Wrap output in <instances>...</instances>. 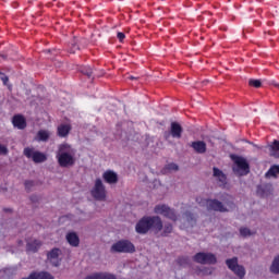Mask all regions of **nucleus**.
<instances>
[{
  "label": "nucleus",
  "instance_id": "f257e3e1",
  "mask_svg": "<svg viewBox=\"0 0 279 279\" xmlns=\"http://www.w3.org/2000/svg\"><path fill=\"white\" fill-rule=\"evenodd\" d=\"M149 230H155L156 234L162 232V219L160 216H144L137 221L135 226L137 234H147Z\"/></svg>",
  "mask_w": 279,
  "mask_h": 279
},
{
  "label": "nucleus",
  "instance_id": "f03ea898",
  "mask_svg": "<svg viewBox=\"0 0 279 279\" xmlns=\"http://www.w3.org/2000/svg\"><path fill=\"white\" fill-rule=\"evenodd\" d=\"M70 149L71 146L69 144L59 145L56 158L59 167L62 169H69V167L75 166V155Z\"/></svg>",
  "mask_w": 279,
  "mask_h": 279
},
{
  "label": "nucleus",
  "instance_id": "7ed1b4c3",
  "mask_svg": "<svg viewBox=\"0 0 279 279\" xmlns=\"http://www.w3.org/2000/svg\"><path fill=\"white\" fill-rule=\"evenodd\" d=\"M110 252L112 254H134L136 246L129 240H120L111 245Z\"/></svg>",
  "mask_w": 279,
  "mask_h": 279
},
{
  "label": "nucleus",
  "instance_id": "20e7f679",
  "mask_svg": "<svg viewBox=\"0 0 279 279\" xmlns=\"http://www.w3.org/2000/svg\"><path fill=\"white\" fill-rule=\"evenodd\" d=\"M231 160L236 167H233V172L236 175H247L250 173V163L247 159L238 155H232Z\"/></svg>",
  "mask_w": 279,
  "mask_h": 279
},
{
  "label": "nucleus",
  "instance_id": "39448f33",
  "mask_svg": "<svg viewBox=\"0 0 279 279\" xmlns=\"http://www.w3.org/2000/svg\"><path fill=\"white\" fill-rule=\"evenodd\" d=\"M92 197L97 202H106V185H104V181L101 179H96L94 187L90 191Z\"/></svg>",
  "mask_w": 279,
  "mask_h": 279
},
{
  "label": "nucleus",
  "instance_id": "423d86ee",
  "mask_svg": "<svg viewBox=\"0 0 279 279\" xmlns=\"http://www.w3.org/2000/svg\"><path fill=\"white\" fill-rule=\"evenodd\" d=\"M155 215H162L166 219H170V221H178V214L175 209H171L168 205L160 204L156 205L154 208Z\"/></svg>",
  "mask_w": 279,
  "mask_h": 279
},
{
  "label": "nucleus",
  "instance_id": "0eeeda50",
  "mask_svg": "<svg viewBox=\"0 0 279 279\" xmlns=\"http://www.w3.org/2000/svg\"><path fill=\"white\" fill-rule=\"evenodd\" d=\"M228 269L238 276L240 279L245 278V267L239 265V258L233 257L226 260Z\"/></svg>",
  "mask_w": 279,
  "mask_h": 279
},
{
  "label": "nucleus",
  "instance_id": "6e6552de",
  "mask_svg": "<svg viewBox=\"0 0 279 279\" xmlns=\"http://www.w3.org/2000/svg\"><path fill=\"white\" fill-rule=\"evenodd\" d=\"M193 260L199 265H216L217 256L213 253L199 252L194 255Z\"/></svg>",
  "mask_w": 279,
  "mask_h": 279
},
{
  "label": "nucleus",
  "instance_id": "1a4fd4ad",
  "mask_svg": "<svg viewBox=\"0 0 279 279\" xmlns=\"http://www.w3.org/2000/svg\"><path fill=\"white\" fill-rule=\"evenodd\" d=\"M24 156H26V158H32L37 165L40 162H46L47 160V155L40 151H34V148L29 147L24 148Z\"/></svg>",
  "mask_w": 279,
  "mask_h": 279
},
{
  "label": "nucleus",
  "instance_id": "9d476101",
  "mask_svg": "<svg viewBox=\"0 0 279 279\" xmlns=\"http://www.w3.org/2000/svg\"><path fill=\"white\" fill-rule=\"evenodd\" d=\"M207 210H214L215 213H228V208L219 199H205Z\"/></svg>",
  "mask_w": 279,
  "mask_h": 279
},
{
  "label": "nucleus",
  "instance_id": "9b49d317",
  "mask_svg": "<svg viewBox=\"0 0 279 279\" xmlns=\"http://www.w3.org/2000/svg\"><path fill=\"white\" fill-rule=\"evenodd\" d=\"M183 225L180 226L181 230H184L186 228H193L195 223H197V218H195V215L191 214V211H186L183 215Z\"/></svg>",
  "mask_w": 279,
  "mask_h": 279
},
{
  "label": "nucleus",
  "instance_id": "f8f14e48",
  "mask_svg": "<svg viewBox=\"0 0 279 279\" xmlns=\"http://www.w3.org/2000/svg\"><path fill=\"white\" fill-rule=\"evenodd\" d=\"M102 179L107 184H117V182H119V175L112 170L105 171Z\"/></svg>",
  "mask_w": 279,
  "mask_h": 279
},
{
  "label": "nucleus",
  "instance_id": "ddd939ff",
  "mask_svg": "<svg viewBox=\"0 0 279 279\" xmlns=\"http://www.w3.org/2000/svg\"><path fill=\"white\" fill-rule=\"evenodd\" d=\"M184 132V129H182V125L178 122H171L170 124V134L172 138H182V133Z\"/></svg>",
  "mask_w": 279,
  "mask_h": 279
},
{
  "label": "nucleus",
  "instance_id": "4468645a",
  "mask_svg": "<svg viewBox=\"0 0 279 279\" xmlns=\"http://www.w3.org/2000/svg\"><path fill=\"white\" fill-rule=\"evenodd\" d=\"M60 256V248L54 247L50 252L47 253V258L52 263L53 267H60V260H58ZM57 260V262H53Z\"/></svg>",
  "mask_w": 279,
  "mask_h": 279
},
{
  "label": "nucleus",
  "instance_id": "2eb2a0df",
  "mask_svg": "<svg viewBox=\"0 0 279 279\" xmlns=\"http://www.w3.org/2000/svg\"><path fill=\"white\" fill-rule=\"evenodd\" d=\"M71 130H73V128L71 126V124H60L58 128H57V135L60 137V138H66V136H69V134H71Z\"/></svg>",
  "mask_w": 279,
  "mask_h": 279
},
{
  "label": "nucleus",
  "instance_id": "dca6fc26",
  "mask_svg": "<svg viewBox=\"0 0 279 279\" xmlns=\"http://www.w3.org/2000/svg\"><path fill=\"white\" fill-rule=\"evenodd\" d=\"M85 279H117V275L112 272H94L85 277Z\"/></svg>",
  "mask_w": 279,
  "mask_h": 279
},
{
  "label": "nucleus",
  "instance_id": "f3484780",
  "mask_svg": "<svg viewBox=\"0 0 279 279\" xmlns=\"http://www.w3.org/2000/svg\"><path fill=\"white\" fill-rule=\"evenodd\" d=\"M190 146L192 147V149H194L196 154H206L207 146L206 142L204 141L192 142Z\"/></svg>",
  "mask_w": 279,
  "mask_h": 279
},
{
  "label": "nucleus",
  "instance_id": "a211bd4d",
  "mask_svg": "<svg viewBox=\"0 0 279 279\" xmlns=\"http://www.w3.org/2000/svg\"><path fill=\"white\" fill-rule=\"evenodd\" d=\"M214 178H217L218 182H220L221 186H226L228 184V177L223 171H221L219 168L214 167Z\"/></svg>",
  "mask_w": 279,
  "mask_h": 279
},
{
  "label": "nucleus",
  "instance_id": "6ab92c4d",
  "mask_svg": "<svg viewBox=\"0 0 279 279\" xmlns=\"http://www.w3.org/2000/svg\"><path fill=\"white\" fill-rule=\"evenodd\" d=\"M12 123L14 128H17L19 130H25L27 128V122L25 121V118L21 114L14 116Z\"/></svg>",
  "mask_w": 279,
  "mask_h": 279
},
{
  "label": "nucleus",
  "instance_id": "aec40b11",
  "mask_svg": "<svg viewBox=\"0 0 279 279\" xmlns=\"http://www.w3.org/2000/svg\"><path fill=\"white\" fill-rule=\"evenodd\" d=\"M72 247H80V236L75 232H69L65 236Z\"/></svg>",
  "mask_w": 279,
  "mask_h": 279
},
{
  "label": "nucleus",
  "instance_id": "412c9836",
  "mask_svg": "<svg viewBox=\"0 0 279 279\" xmlns=\"http://www.w3.org/2000/svg\"><path fill=\"white\" fill-rule=\"evenodd\" d=\"M41 245H43V242H40L39 240H34L33 242H27L26 252L36 253V252H38V250H40Z\"/></svg>",
  "mask_w": 279,
  "mask_h": 279
},
{
  "label": "nucleus",
  "instance_id": "4be33fe9",
  "mask_svg": "<svg viewBox=\"0 0 279 279\" xmlns=\"http://www.w3.org/2000/svg\"><path fill=\"white\" fill-rule=\"evenodd\" d=\"M269 154L274 158H279V141L275 140L271 145L268 146Z\"/></svg>",
  "mask_w": 279,
  "mask_h": 279
},
{
  "label": "nucleus",
  "instance_id": "5701e85b",
  "mask_svg": "<svg viewBox=\"0 0 279 279\" xmlns=\"http://www.w3.org/2000/svg\"><path fill=\"white\" fill-rule=\"evenodd\" d=\"M35 279H54L53 275L48 271H33Z\"/></svg>",
  "mask_w": 279,
  "mask_h": 279
},
{
  "label": "nucleus",
  "instance_id": "b1692460",
  "mask_svg": "<svg viewBox=\"0 0 279 279\" xmlns=\"http://www.w3.org/2000/svg\"><path fill=\"white\" fill-rule=\"evenodd\" d=\"M49 136H51V134L47 130H39L37 133L38 141H41L43 143H47V141H49Z\"/></svg>",
  "mask_w": 279,
  "mask_h": 279
},
{
  "label": "nucleus",
  "instance_id": "393cba45",
  "mask_svg": "<svg viewBox=\"0 0 279 279\" xmlns=\"http://www.w3.org/2000/svg\"><path fill=\"white\" fill-rule=\"evenodd\" d=\"M161 230V236H169V234L173 232V225L171 222H166L165 225H162Z\"/></svg>",
  "mask_w": 279,
  "mask_h": 279
},
{
  "label": "nucleus",
  "instance_id": "a878e982",
  "mask_svg": "<svg viewBox=\"0 0 279 279\" xmlns=\"http://www.w3.org/2000/svg\"><path fill=\"white\" fill-rule=\"evenodd\" d=\"M269 189H271V185H258L257 195H259V197H267L266 191H269Z\"/></svg>",
  "mask_w": 279,
  "mask_h": 279
},
{
  "label": "nucleus",
  "instance_id": "bb28decb",
  "mask_svg": "<svg viewBox=\"0 0 279 279\" xmlns=\"http://www.w3.org/2000/svg\"><path fill=\"white\" fill-rule=\"evenodd\" d=\"M270 272L275 275L279 274V255L274 258L272 264L270 266Z\"/></svg>",
  "mask_w": 279,
  "mask_h": 279
},
{
  "label": "nucleus",
  "instance_id": "cd10ccee",
  "mask_svg": "<svg viewBox=\"0 0 279 279\" xmlns=\"http://www.w3.org/2000/svg\"><path fill=\"white\" fill-rule=\"evenodd\" d=\"M279 173V166H271L270 169L266 172V178H276Z\"/></svg>",
  "mask_w": 279,
  "mask_h": 279
},
{
  "label": "nucleus",
  "instance_id": "c85d7f7f",
  "mask_svg": "<svg viewBox=\"0 0 279 279\" xmlns=\"http://www.w3.org/2000/svg\"><path fill=\"white\" fill-rule=\"evenodd\" d=\"M177 263H178V265H180V267H186V265H189V263H191V259L186 256H182L177 259Z\"/></svg>",
  "mask_w": 279,
  "mask_h": 279
},
{
  "label": "nucleus",
  "instance_id": "c756f323",
  "mask_svg": "<svg viewBox=\"0 0 279 279\" xmlns=\"http://www.w3.org/2000/svg\"><path fill=\"white\" fill-rule=\"evenodd\" d=\"M81 73L83 75L88 76V77H93V69L90 66H82L81 68Z\"/></svg>",
  "mask_w": 279,
  "mask_h": 279
},
{
  "label": "nucleus",
  "instance_id": "7c9ffc66",
  "mask_svg": "<svg viewBox=\"0 0 279 279\" xmlns=\"http://www.w3.org/2000/svg\"><path fill=\"white\" fill-rule=\"evenodd\" d=\"M248 86H252L253 88H260V86H263V82H260V80L251 78L248 81Z\"/></svg>",
  "mask_w": 279,
  "mask_h": 279
},
{
  "label": "nucleus",
  "instance_id": "2f4dec72",
  "mask_svg": "<svg viewBox=\"0 0 279 279\" xmlns=\"http://www.w3.org/2000/svg\"><path fill=\"white\" fill-rule=\"evenodd\" d=\"M240 234L241 236H252V234H254V232H252V230H250L248 228L242 227L240 228Z\"/></svg>",
  "mask_w": 279,
  "mask_h": 279
},
{
  "label": "nucleus",
  "instance_id": "473e14b6",
  "mask_svg": "<svg viewBox=\"0 0 279 279\" xmlns=\"http://www.w3.org/2000/svg\"><path fill=\"white\" fill-rule=\"evenodd\" d=\"M0 80L4 84V86H8V82H10V77H8V75H5V73L0 72Z\"/></svg>",
  "mask_w": 279,
  "mask_h": 279
},
{
  "label": "nucleus",
  "instance_id": "72a5a7b5",
  "mask_svg": "<svg viewBox=\"0 0 279 279\" xmlns=\"http://www.w3.org/2000/svg\"><path fill=\"white\" fill-rule=\"evenodd\" d=\"M222 202H225V204H227L228 206H233L234 203H230V199H232V196L225 194V197H221Z\"/></svg>",
  "mask_w": 279,
  "mask_h": 279
},
{
  "label": "nucleus",
  "instance_id": "f704fd0d",
  "mask_svg": "<svg viewBox=\"0 0 279 279\" xmlns=\"http://www.w3.org/2000/svg\"><path fill=\"white\" fill-rule=\"evenodd\" d=\"M166 169H167L168 171H178L179 167H178L177 163L171 162V163H168V165L166 166Z\"/></svg>",
  "mask_w": 279,
  "mask_h": 279
},
{
  "label": "nucleus",
  "instance_id": "c9c22d12",
  "mask_svg": "<svg viewBox=\"0 0 279 279\" xmlns=\"http://www.w3.org/2000/svg\"><path fill=\"white\" fill-rule=\"evenodd\" d=\"M8 147L0 144V156H8Z\"/></svg>",
  "mask_w": 279,
  "mask_h": 279
},
{
  "label": "nucleus",
  "instance_id": "e433bc0d",
  "mask_svg": "<svg viewBox=\"0 0 279 279\" xmlns=\"http://www.w3.org/2000/svg\"><path fill=\"white\" fill-rule=\"evenodd\" d=\"M24 185L26 191H32V187L34 186V181H25Z\"/></svg>",
  "mask_w": 279,
  "mask_h": 279
},
{
  "label": "nucleus",
  "instance_id": "4c0bfd02",
  "mask_svg": "<svg viewBox=\"0 0 279 279\" xmlns=\"http://www.w3.org/2000/svg\"><path fill=\"white\" fill-rule=\"evenodd\" d=\"M117 38L119 39L120 43H123V40H125V33L119 32L117 34Z\"/></svg>",
  "mask_w": 279,
  "mask_h": 279
},
{
  "label": "nucleus",
  "instance_id": "58836bf2",
  "mask_svg": "<svg viewBox=\"0 0 279 279\" xmlns=\"http://www.w3.org/2000/svg\"><path fill=\"white\" fill-rule=\"evenodd\" d=\"M80 50V46L73 45L72 48L70 49V53H75V51Z\"/></svg>",
  "mask_w": 279,
  "mask_h": 279
},
{
  "label": "nucleus",
  "instance_id": "ea45409f",
  "mask_svg": "<svg viewBox=\"0 0 279 279\" xmlns=\"http://www.w3.org/2000/svg\"><path fill=\"white\" fill-rule=\"evenodd\" d=\"M31 202H33V203L38 202V196H31Z\"/></svg>",
  "mask_w": 279,
  "mask_h": 279
},
{
  "label": "nucleus",
  "instance_id": "a19ab883",
  "mask_svg": "<svg viewBox=\"0 0 279 279\" xmlns=\"http://www.w3.org/2000/svg\"><path fill=\"white\" fill-rule=\"evenodd\" d=\"M3 210H4V213H12V209H10V208H4Z\"/></svg>",
  "mask_w": 279,
  "mask_h": 279
},
{
  "label": "nucleus",
  "instance_id": "79ce46f5",
  "mask_svg": "<svg viewBox=\"0 0 279 279\" xmlns=\"http://www.w3.org/2000/svg\"><path fill=\"white\" fill-rule=\"evenodd\" d=\"M129 80H137L135 76H129Z\"/></svg>",
  "mask_w": 279,
  "mask_h": 279
},
{
  "label": "nucleus",
  "instance_id": "37998d69",
  "mask_svg": "<svg viewBox=\"0 0 279 279\" xmlns=\"http://www.w3.org/2000/svg\"><path fill=\"white\" fill-rule=\"evenodd\" d=\"M2 58H3L4 60H7V59H8V56H5V54H2Z\"/></svg>",
  "mask_w": 279,
  "mask_h": 279
},
{
  "label": "nucleus",
  "instance_id": "c03bdc74",
  "mask_svg": "<svg viewBox=\"0 0 279 279\" xmlns=\"http://www.w3.org/2000/svg\"><path fill=\"white\" fill-rule=\"evenodd\" d=\"M47 51V53H49L51 50H46Z\"/></svg>",
  "mask_w": 279,
  "mask_h": 279
}]
</instances>
